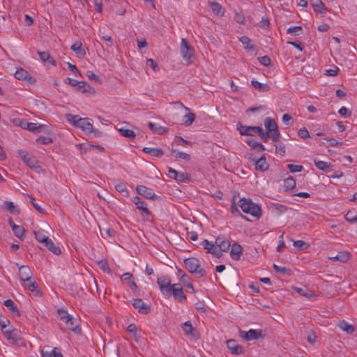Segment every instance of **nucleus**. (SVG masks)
Wrapping results in <instances>:
<instances>
[{"mask_svg": "<svg viewBox=\"0 0 357 357\" xmlns=\"http://www.w3.org/2000/svg\"><path fill=\"white\" fill-rule=\"evenodd\" d=\"M67 120L86 134H90L93 131V121L89 118H82L78 115L68 114Z\"/></svg>", "mask_w": 357, "mask_h": 357, "instance_id": "1", "label": "nucleus"}, {"mask_svg": "<svg viewBox=\"0 0 357 357\" xmlns=\"http://www.w3.org/2000/svg\"><path fill=\"white\" fill-rule=\"evenodd\" d=\"M238 206L243 213L253 217L259 218L261 215V208L250 199L241 198L238 201Z\"/></svg>", "mask_w": 357, "mask_h": 357, "instance_id": "2", "label": "nucleus"}, {"mask_svg": "<svg viewBox=\"0 0 357 357\" xmlns=\"http://www.w3.org/2000/svg\"><path fill=\"white\" fill-rule=\"evenodd\" d=\"M237 130L241 135L253 136L257 134L264 142L268 141V135L265 134L264 130L261 127L248 126L238 123Z\"/></svg>", "mask_w": 357, "mask_h": 357, "instance_id": "3", "label": "nucleus"}, {"mask_svg": "<svg viewBox=\"0 0 357 357\" xmlns=\"http://www.w3.org/2000/svg\"><path fill=\"white\" fill-rule=\"evenodd\" d=\"M34 235L36 240L43 243L48 250L52 251L55 255H59L61 250L59 247L56 246L52 241L48 238L46 232L41 229L34 231Z\"/></svg>", "mask_w": 357, "mask_h": 357, "instance_id": "4", "label": "nucleus"}, {"mask_svg": "<svg viewBox=\"0 0 357 357\" xmlns=\"http://www.w3.org/2000/svg\"><path fill=\"white\" fill-rule=\"evenodd\" d=\"M184 264L189 272L195 273L200 278L206 275V272L202 267L199 260L195 257L185 259Z\"/></svg>", "mask_w": 357, "mask_h": 357, "instance_id": "5", "label": "nucleus"}, {"mask_svg": "<svg viewBox=\"0 0 357 357\" xmlns=\"http://www.w3.org/2000/svg\"><path fill=\"white\" fill-rule=\"evenodd\" d=\"M264 123L266 130L265 134L268 135V138L271 137L275 142H278L280 133L275 121L272 118L267 117L264 119Z\"/></svg>", "mask_w": 357, "mask_h": 357, "instance_id": "6", "label": "nucleus"}, {"mask_svg": "<svg viewBox=\"0 0 357 357\" xmlns=\"http://www.w3.org/2000/svg\"><path fill=\"white\" fill-rule=\"evenodd\" d=\"M58 313L60 316L61 319L65 322L66 327L74 332L75 333L79 334L81 333V328L79 327L77 321L74 319L71 315L64 310H59Z\"/></svg>", "mask_w": 357, "mask_h": 357, "instance_id": "7", "label": "nucleus"}, {"mask_svg": "<svg viewBox=\"0 0 357 357\" xmlns=\"http://www.w3.org/2000/svg\"><path fill=\"white\" fill-rule=\"evenodd\" d=\"M18 155L19 157L24 161V162L31 169L35 170L37 172H40L42 171V168L39 164V162L36 159L35 157L29 155L24 150H19Z\"/></svg>", "mask_w": 357, "mask_h": 357, "instance_id": "8", "label": "nucleus"}, {"mask_svg": "<svg viewBox=\"0 0 357 357\" xmlns=\"http://www.w3.org/2000/svg\"><path fill=\"white\" fill-rule=\"evenodd\" d=\"M65 83L75 87L77 91L82 92L83 93H88L90 94L94 93V89L91 86V85L85 82L78 81L70 77L66 78L65 80Z\"/></svg>", "mask_w": 357, "mask_h": 357, "instance_id": "9", "label": "nucleus"}, {"mask_svg": "<svg viewBox=\"0 0 357 357\" xmlns=\"http://www.w3.org/2000/svg\"><path fill=\"white\" fill-rule=\"evenodd\" d=\"M180 52L184 61L189 63L192 62V59L195 57V50L188 44L185 38H181Z\"/></svg>", "mask_w": 357, "mask_h": 357, "instance_id": "10", "label": "nucleus"}, {"mask_svg": "<svg viewBox=\"0 0 357 357\" xmlns=\"http://www.w3.org/2000/svg\"><path fill=\"white\" fill-rule=\"evenodd\" d=\"M157 283L162 294L166 298H169L171 296V291L173 288L170 278L167 275L158 276Z\"/></svg>", "mask_w": 357, "mask_h": 357, "instance_id": "11", "label": "nucleus"}, {"mask_svg": "<svg viewBox=\"0 0 357 357\" xmlns=\"http://www.w3.org/2000/svg\"><path fill=\"white\" fill-rule=\"evenodd\" d=\"M15 77L29 84H33L36 82V78L32 77L28 71L21 68H17L15 71Z\"/></svg>", "mask_w": 357, "mask_h": 357, "instance_id": "12", "label": "nucleus"}, {"mask_svg": "<svg viewBox=\"0 0 357 357\" xmlns=\"http://www.w3.org/2000/svg\"><path fill=\"white\" fill-rule=\"evenodd\" d=\"M4 337L9 341L10 343H17L20 340V332L13 328L12 326H10V328H6L2 331Z\"/></svg>", "mask_w": 357, "mask_h": 357, "instance_id": "13", "label": "nucleus"}, {"mask_svg": "<svg viewBox=\"0 0 357 357\" xmlns=\"http://www.w3.org/2000/svg\"><path fill=\"white\" fill-rule=\"evenodd\" d=\"M169 176L178 182L187 183L190 180V175L183 172H178L172 167L168 168Z\"/></svg>", "mask_w": 357, "mask_h": 357, "instance_id": "14", "label": "nucleus"}, {"mask_svg": "<svg viewBox=\"0 0 357 357\" xmlns=\"http://www.w3.org/2000/svg\"><path fill=\"white\" fill-rule=\"evenodd\" d=\"M185 335L190 339L197 340L199 338V333L197 328L192 326L190 321H187L181 326Z\"/></svg>", "mask_w": 357, "mask_h": 357, "instance_id": "15", "label": "nucleus"}, {"mask_svg": "<svg viewBox=\"0 0 357 357\" xmlns=\"http://www.w3.org/2000/svg\"><path fill=\"white\" fill-rule=\"evenodd\" d=\"M173 295L174 298L180 303L186 301V296L183 293V288L180 284H174L171 291V296Z\"/></svg>", "mask_w": 357, "mask_h": 357, "instance_id": "16", "label": "nucleus"}, {"mask_svg": "<svg viewBox=\"0 0 357 357\" xmlns=\"http://www.w3.org/2000/svg\"><path fill=\"white\" fill-rule=\"evenodd\" d=\"M217 249L221 253V252H227L229 250L231 246L229 240L223 236H219L215 239V241Z\"/></svg>", "mask_w": 357, "mask_h": 357, "instance_id": "17", "label": "nucleus"}, {"mask_svg": "<svg viewBox=\"0 0 357 357\" xmlns=\"http://www.w3.org/2000/svg\"><path fill=\"white\" fill-rule=\"evenodd\" d=\"M261 336V331L258 330L250 329L248 331H241V337L247 341L257 340Z\"/></svg>", "mask_w": 357, "mask_h": 357, "instance_id": "18", "label": "nucleus"}, {"mask_svg": "<svg viewBox=\"0 0 357 357\" xmlns=\"http://www.w3.org/2000/svg\"><path fill=\"white\" fill-rule=\"evenodd\" d=\"M227 346L232 354L238 355L243 353V348L238 344L235 340H227Z\"/></svg>", "mask_w": 357, "mask_h": 357, "instance_id": "19", "label": "nucleus"}, {"mask_svg": "<svg viewBox=\"0 0 357 357\" xmlns=\"http://www.w3.org/2000/svg\"><path fill=\"white\" fill-rule=\"evenodd\" d=\"M136 190L137 193L140 195L144 196L146 199H153L155 196L153 190L150 188H148L145 185H138L136 188Z\"/></svg>", "mask_w": 357, "mask_h": 357, "instance_id": "20", "label": "nucleus"}, {"mask_svg": "<svg viewBox=\"0 0 357 357\" xmlns=\"http://www.w3.org/2000/svg\"><path fill=\"white\" fill-rule=\"evenodd\" d=\"M180 105L186 112V114L183 117L184 125L187 126H190L195 119V114L191 112L190 109L182 103H180Z\"/></svg>", "mask_w": 357, "mask_h": 357, "instance_id": "21", "label": "nucleus"}, {"mask_svg": "<svg viewBox=\"0 0 357 357\" xmlns=\"http://www.w3.org/2000/svg\"><path fill=\"white\" fill-rule=\"evenodd\" d=\"M201 245L203 246V248L207 250L208 253L213 254L215 256H220L221 253L219 252V250L217 249V247L215 245V243L213 244L212 242H210L208 240H204Z\"/></svg>", "mask_w": 357, "mask_h": 357, "instance_id": "22", "label": "nucleus"}, {"mask_svg": "<svg viewBox=\"0 0 357 357\" xmlns=\"http://www.w3.org/2000/svg\"><path fill=\"white\" fill-rule=\"evenodd\" d=\"M132 305L140 313L147 314L149 311V305L142 299L137 298L133 301Z\"/></svg>", "mask_w": 357, "mask_h": 357, "instance_id": "23", "label": "nucleus"}, {"mask_svg": "<svg viewBox=\"0 0 357 357\" xmlns=\"http://www.w3.org/2000/svg\"><path fill=\"white\" fill-rule=\"evenodd\" d=\"M19 275L20 280L25 282L32 278V273L29 266H21L19 267Z\"/></svg>", "mask_w": 357, "mask_h": 357, "instance_id": "24", "label": "nucleus"}, {"mask_svg": "<svg viewBox=\"0 0 357 357\" xmlns=\"http://www.w3.org/2000/svg\"><path fill=\"white\" fill-rule=\"evenodd\" d=\"M127 331L134 337L136 342H139L142 338L141 336V329L138 328L135 324H130L127 327Z\"/></svg>", "mask_w": 357, "mask_h": 357, "instance_id": "25", "label": "nucleus"}, {"mask_svg": "<svg viewBox=\"0 0 357 357\" xmlns=\"http://www.w3.org/2000/svg\"><path fill=\"white\" fill-rule=\"evenodd\" d=\"M243 252L242 247L237 243H234L231 245L230 256L234 260H238Z\"/></svg>", "mask_w": 357, "mask_h": 357, "instance_id": "26", "label": "nucleus"}, {"mask_svg": "<svg viewBox=\"0 0 357 357\" xmlns=\"http://www.w3.org/2000/svg\"><path fill=\"white\" fill-rule=\"evenodd\" d=\"M132 202L136 205L138 210L141 211L142 213L149 215L150 213L146 204L144 202L141 200L138 196H135L132 199Z\"/></svg>", "mask_w": 357, "mask_h": 357, "instance_id": "27", "label": "nucleus"}, {"mask_svg": "<svg viewBox=\"0 0 357 357\" xmlns=\"http://www.w3.org/2000/svg\"><path fill=\"white\" fill-rule=\"evenodd\" d=\"M9 225L12 228V230L15 236L20 239H23L24 237L25 229L22 226L17 225L11 220L9 221Z\"/></svg>", "mask_w": 357, "mask_h": 357, "instance_id": "28", "label": "nucleus"}, {"mask_svg": "<svg viewBox=\"0 0 357 357\" xmlns=\"http://www.w3.org/2000/svg\"><path fill=\"white\" fill-rule=\"evenodd\" d=\"M293 289L301 296H304L309 300H313L315 297L314 294L307 288L294 287Z\"/></svg>", "mask_w": 357, "mask_h": 357, "instance_id": "29", "label": "nucleus"}, {"mask_svg": "<svg viewBox=\"0 0 357 357\" xmlns=\"http://www.w3.org/2000/svg\"><path fill=\"white\" fill-rule=\"evenodd\" d=\"M310 3L316 13H326V8L321 0H310Z\"/></svg>", "mask_w": 357, "mask_h": 357, "instance_id": "30", "label": "nucleus"}, {"mask_svg": "<svg viewBox=\"0 0 357 357\" xmlns=\"http://www.w3.org/2000/svg\"><path fill=\"white\" fill-rule=\"evenodd\" d=\"M337 326L347 334H352L355 331L354 327L345 320L340 321L337 324Z\"/></svg>", "mask_w": 357, "mask_h": 357, "instance_id": "31", "label": "nucleus"}, {"mask_svg": "<svg viewBox=\"0 0 357 357\" xmlns=\"http://www.w3.org/2000/svg\"><path fill=\"white\" fill-rule=\"evenodd\" d=\"M269 165L266 158L262 156L255 162V169L261 172H265L268 169Z\"/></svg>", "mask_w": 357, "mask_h": 357, "instance_id": "32", "label": "nucleus"}, {"mask_svg": "<svg viewBox=\"0 0 357 357\" xmlns=\"http://www.w3.org/2000/svg\"><path fill=\"white\" fill-rule=\"evenodd\" d=\"M70 49L79 56H84L86 54L85 50L82 47V44L79 41L73 43Z\"/></svg>", "mask_w": 357, "mask_h": 357, "instance_id": "33", "label": "nucleus"}, {"mask_svg": "<svg viewBox=\"0 0 357 357\" xmlns=\"http://www.w3.org/2000/svg\"><path fill=\"white\" fill-rule=\"evenodd\" d=\"M143 151L151 156L158 158L161 157L164 153L162 149L154 147H144Z\"/></svg>", "mask_w": 357, "mask_h": 357, "instance_id": "34", "label": "nucleus"}, {"mask_svg": "<svg viewBox=\"0 0 357 357\" xmlns=\"http://www.w3.org/2000/svg\"><path fill=\"white\" fill-rule=\"evenodd\" d=\"M26 282V287L27 289L30 291L33 292L34 295L36 296H40L41 293L39 290L37 289V285L36 284V282L33 278H30L29 280L25 281Z\"/></svg>", "mask_w": 357, "mask_h": 357, "instance_id": "35", "label": "nucleus"}, {"mask_svg": "<svg viewBox=\"0 0 357 357\" xmlns=\"http://www.w3.org/2000/svg\"><path fill=\"white\" fill-rule=\"evenodd\" d=\"M118 131L121 136L127 137L130 140H133L135 138L136 135L132 130L126 128H119Z\"/></svg>", "mask_w": 357, "mask_h": 357, "instance_id": "36", "label": "nucleus"}, {"mask_svg": "<svg viewBox=\"0 0 357 357\" xmlns=\"http://www.w3.org/2000/svg\"><path fill=\"white\" fill-rule=\"evenodd\" d=\"M333 261L347 262L350 259V254L348 252H339L335 257H331Z\"/></svg>", "mask_w": 357, "mask_h": 357, "instance_id": "37", "label": "nucleus"}, {"mask_svg": "<svg viewBox=\"0 0 357 357\" xmlns=\"http://www.w3.org/2000/svg\"><path fill=\"white\" fill-rule=\"evenodd\" d=\"M149 128L155 133L162 135L166 132L167 129L158 123L149 122Z\"/></svg>", "mask_w": 357, "mask_h": 357, "instance_id": "38", "label": "nucleus"}, {"mask_svg": "<svg viewBox=\"0 0 357 357\" xmlns=\"http://www.w3.org/2000/svg\"><path fill=\"white\" fill-rule=\"evenodd\" d=\"M40 59L45 63H50L52 66H56L55 61L50 56L47 52H38Z\"/></svg>", "mask_w": 357, "mask_h": 357, "instance_id": "39", "label": "nucleus"}, {"mask_svg": "<svg viewBox=\"0 0 357 357\" xmlns=\"http://www.w3.org/2000/svg\"><path fill=\"white\" fill-rule=\"evenodd\" d=\"M3 303L4 305L14 316H18L20 314L17 307L15 306L14 302L12 300H6Z\"/></svg>", "mask_w": 357, "mask_h": 357, "instance_id": "40", "label": "nucleus"}, {"mask_svg": "<svg viewBox=\"0 0 357 357\" xmlns=\"http://www.w3.org/2000/svg\"><path fill=\"white\" fill-rule=\"evenodd\" d=\"M251 84L255 89L259 91L265 92L270 90V86L268 84L261 83L255 79L251 81Z\"/></svg>", "mask_w": 357, "mask_h": 357, "instance_id": "41", "label": "nucleus"}, {"mask_svg": "<svg viewBox=\"0 0 357 357\" xmlns=\"http://www.w3.org/2000/svg\"><path fill=\"white\" fill-rule=\"evenodd\" d=\"M43 128V126L40 124H37L36 123L28 122L26 124V128L24 130H28L31 132H39Z\"/></svg>", "mask_w": 357, "mask_h": 357, "instance_id": "42", "label": "nucleus"}, {"mask_svg": "<svg viewBox=\"0 0 357 357\" xmlns=\"http://www.w3.org/2000/svg\"><path fill=\"white\" fill-rule=\"evenodd\" d=\"M211 8L213 13L218 16H222L225 13V10L219 3L213 2L211 3Z\"/></svg>", "mask_w": 357, "mask_h": 357, "instance_id": "43", "label": "nucleus"}, {"mask_svg": "<svg viewBox=\"0 0 357 357\" xmlns=\"http://www.w3.org/2000/svg\"><path fill=\"white\" fill-rule=\"evenodd\" d=\"M284 187L286 190H294L296 187V180L292 176H289L284 181Z\"/></svg>", "mask_w": 357, "mask_h": 357, "instance_id": "44", "label": "nucleus"}, {"mask_svg": "<svg viewBox=\"0 0 357 357\" xmlns=\"http://www.w3.org/2000/svg\"><path fill=\"white\" fill-rule=\"evenodd\" d=\"M246 142L248 144V145L250 147H252V149H255L259 151H261L265 149V148L262 144L255 141L253 139H248L246 140Z\"/></svg>", "mask_w": 357, "mask_h": 357, "instance_id": "45", "label": "nucleus"}, {"mask_svg": "<svg viewBox=\"0 0 357 357\" xmlns=\"http://www.w3.org/2000/svg\"><path fill=\"white\" fill-rule=\"evenodd\" d=\"M115 188L122 196L126 197L129 196V192L125 184L119 183L115 185Z\"/></svg>", "mask_w": 357, "mask_h": 357, "instance_id": "46", "label": "nucleus"}, {"mask_svg": "<svg viewBox=\"0 0 357 357\" xmlns=\"http://www.w3.org/2000/svg\"><path fill=\"white\" fill-rule=\"evenodd\" d=\"M344 218L347 221H348L351 223L357 222V213L354 211H348L346 213Z\"/></svg>", "mask_w": 357, "mask_h": 357, "instance_id": "47", "label": "nucleus"}, {"mask_svg": "<svg viewBox=\"0 0 357 357\" xmlns=\"http://www.w3.org/2000/svg\"><path fill=\"white\" fill-rule=\"evenodd\" d=\"M4 206L5 208L11 213L17 214L19 213L17 207L11 202H6Z\"/></svg>", "mask_w": 357, "mask_h": 357, "instance_id": "48", "label": "nucleus"}, {"mask_svg": "<svg viewBox=\"0 0 357 357\" xmlns=\"http://www.w3.org/2000/svg\"><path fill=\"white\" fill-rule=\"evenodd\" d=\"M302 29H303L302 26H294L289 27L287 29V33H289L293 36H298L301 34Z\"/></svg>", "mask_w": 357, "mask_h": 357, "instance_id": "49", "label": "nucleus"}, {"mask_svg": "<svg viewBox=\"0 0 357 357\" xmlns=\"http://www.w3.org/2000/svg\"><path fill=\"white\" fill-rule=\"evenodd\" d=\"M314 165L317 168L323 171L327 170L330 167V164L321 160H314Z\"/></svg>", "mask_w": 357, "mask_h": 357, "instance_id": "50", "label": "nucleus"}, {"mask_svg": "<svg viewBox=\"0 0 357 357\" xmlns=\"http://www.w3.org/2000/svg\"><path fill=\"white\" fill-rule=\"evenodd\" d=\"M240 41L245 46V49L252 50L253 48V45H250V39L247 36H242L240 38Z\"/></svg>", "mask_w": 357, "mask_h": 357, "instance_id": "51", "label": "nucleus"}, {"mask_svg": "<svg viewBox=\"0 0 357 357\" xmlns=\"http://www.w3.org/2000/svg\"><path fill=\"white\" fill-rule=\"evenodd\" d=\"M12 122L15 126H20V128H22L23 129H25L26 124L27 123V121L26 120L22 119H20V118H16V119H13Z\"/></svg>", "mask_w": 357, "mask_h": 357, "instance_id": "52", "label": "nucleus"}, {"mask_svg": "<svg viewBox=\"0 0 357 357\" xmlns=\"http://www.w3.org/2000/svg\"><path fill=\"white\" fill-rule=\"evenodd\" d=\"M287 167L292 173L301 172L303 169V166L301 165L293 164H289Z\"/></svg>", "mask_w": 357, "mask_h": 357, "instance_id": "53", "label": "nucleus"}, {"mask_svg": "<svg viewBox=\"0 0 357 357\" xmlns=\"http://www.w3.org/2000/svg\"><path fill=\"white\" fill-rule=\"evenodd\" d=\"M100 232L103 237H114L115 234L114 231L110 228L100 229Z\"/></svg>", "mask_w": 357, "mask_h": 357, "instance_id": "54", "label": "nucleus"}, {"mask_svg": "<svg viewBox=\"0 0 357 357\" xmlns=\"http://www.w3.org/2000/svg\"><path fill=\"white\" fill-rule=\"evenodd\" d=\"M10 326L11 325L10 324V321L8 319H7L6 318L0 319V326L1 331H4L6 328L9 329Z\"/></svg>", "mask_w": 357, "mask_h": 357, "instance_id": "55", "label": "nucleus"}, {"mask_svg": "<svg viewBox=\"0 0 357 357\" xmlns=\"http://www.w3.org/2000/svg\"><path fill=\"white\" fill-rule=\"evenodd\" d=\"M282 121L287 126H291L294 123L292 117L288 114H285L282 116Z\"/></svg>", "mask_w": 357, "mask_h": 357, "instance_id": "56", "label": "nucleus"}, {"mask_svg": "<svg viewBox=\"0 0 357 357\" xmlns=\"http://www.w3.org/2000/svg\"><path fill=\"white\" fill-rule=\"evenodd\" d=\"M67 66L68 69L74 74L75 76L79 77L81 75V73L76 66L71 64L70 63H67Z\"/></svg>", "mask_w": 357, "mask_h": 357, "instance_id": "57", "label": "nucleus"}, {"mask_svg": "<svg viewBox=\"0 0 357 357\" xmlns=\"http://www.w3.org/2000/svg\"><path fill=\"white\" fill-rule=\"evenodd\" d=\"M339 68L337 67H333V68H330L328 70H326L325 75L328 76H336L338 74Z\"/></svg>", "mask_w": 357, "mask_h": 357, "instance_id": "58", "label": "nucleus"}, {"mask_svg": "<svg viewBox=\"0 0 357 357\" xmlns=\"http://www.w3.org/2000/svg\"><path fill=\"white\" fill-rule=\"evenodd\" d=\"M175 157L178 159H183L185 160H189L190 159L189 154L181 151L176 152Z\"/></svg>", "mask_w": 357, "mask_h": 357, "instance_id": "59", "label": "nucleus"}, {"mask_svg": "<svg viewBox=\"0 0 357 357\" xmlns=\"http://www.w3.org/2000/svg\"><path fill=\"white\" fill-rule=\"evenodd\" d=\"M41 356L42 357H52V350H50L49 347H44L41 351Z\"/></svg>", "mask_w": 357, "mask_h": 357, "instance_id": "60", "label": "nucleus"}, {"mask_svg": "<svg viewBox=\"0 0 357 357\" xmlns=\"http://www.w3.org/2000/svg\"><path fill=\"white\" fill-rule=\"evenodd\" d=\"M294 246L299 250H303L307 248V246H306V243L302 240L294 241Z\"/></svg>", "mask_w": 357, "mask_h": 357, "instance_id": "61", "label": "nucleus"}, {"mask_svg": "<svg viewBox=\"0 0 357 357\" xmlns=\"http://www.w3.org/2000/svg\"><path fill=\"white\" fill-rule=\"evenodd\" d=\"M298 136L302 139H307L310 137L308 130L305 128H302L298 130Z\"/></svg>", "mask_w": 357, "mask_h": 357, "instance_id": "62", "label": "nucleus"}, {"mask_svg": "<svg viewBox=\"0 0 357 357\" xmlns=\"http://www.w3.org/2000/svg\"><path fill=\"white\" fill-rule=\"evenodd\" d=\"M146 64L147 66H150L154 71H158L159 70L157 63L153 59H148L146 60Z\"/></svg>", "mask_w": 357, "mask_h": 357, "instance_id": "63", "label": "nucleus"}, {"mask_svg": "<svg viewBox=\"0 0 357 357\" xmlns=\"http://www.w3.org/2000/svg\"><path fill=\"white\" fill-rule=\"evenodd\" d=\"M195 308L202 313H205L206 312V309L205 305L200 301H198L195 304Z\"/></svg>", "mask_w": 357, "mask_h": 357, "instance_id": "64", "label": "nucleus"}]
</instances>
